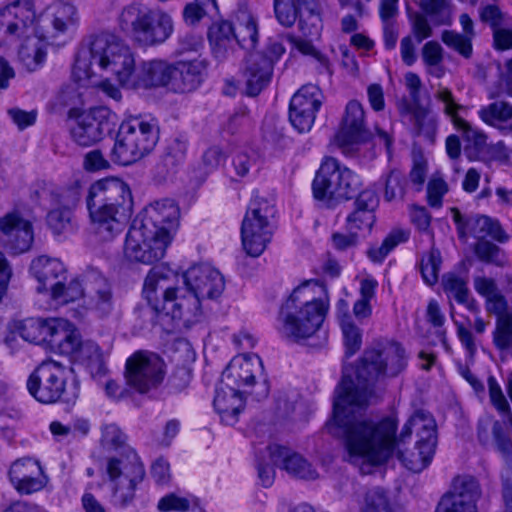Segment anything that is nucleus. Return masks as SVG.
<instances>
[{
	"label": "nucleus",
	"mask_w": 512,
	"mask_h": 512,
	"mask_svg": "<svg viewBox=\"0 0 512 512\" xmlns=\"http://www.w3.org/2000/svg\"><path fill=\"white\" fill-rule=\"evenodd\" d=\"M68 374L69 369L62 363L45 360L29 376L28 391L40 403L74 404L79 397V386L77 382L67 386Z\"/></svg>",
	"instance_id": "423d86ee"
},
{
	"label": "nucleus",
	"mask_w": 512,
	"mask_h": 512,
	"mask_svg": "<svg viewBox=\"0 0 512 512\" xmlns=\"http://www.w3.org/2000/svg\"><path fill=\"white\" fill-rule=\"evenodd\" d=\"M407 366L404 348L395 341L381 340L367 348L356 368V382L343 375L335 390L333 417L327 424L330 433L341 437L350 461L363 459L371 464L385 462L395 444L405 442L415 430L417 442L437 445L436 423L432 415L417 410L404 425L396 440V423L389 418L379 422L362 418L373 397L374 384L386 377L398 376Z\"/></svg>",
	"instance_id": "f257e3e1"
},
{
	"label": "nucleus",
	"mask_w": 512,
	"mask_h": 512,
	"mask_svg": "<svg viewBox=\"0 0 512 512\" xmlns=\"http://www.w3.org/2000/svg\"><path fill=\"white\" fill-rule=\"evenodd\" d=\"M441 286L449 298H453L457 303L464 305L471 313L478 314L480 312L478 302L470 294L466 276L454 272L445 273L442 276Z\"/></svg>",
	"instance_id": "473e14b6"
},
{
	"label": "nucleus",
	"mask_w": 512,
	"mask_h": 512,
	"mask_svg": "<svg viewBox=\"0 0 512 512\" xmlns=\"http://www.w3.org/2000/svg\"><path fill=\"white\" fill-rule=\"evenodd\" d=\"M127 74V79L123 80L122 86L133 89L159 88L171 83L173 67L165 60L152 59L141 62L138 67L134 65Z\"/></svg>",
	"instance_id": "f3484780"
},
{
	"label": "nucleus",
	"mask_w": 512,
	"mask_h": 512,
	"mask_svg": "<svg viewBox=\"0 0 512 512\" xmlns=\"http://www.w3.org/2000/svg\"><path fill=\"white\" fill-rule=\"evenodd\" d=\"M315 0H273L275 17L280 25L292 27L299 19L301 11H308L320 22L319 14L315 12Z\"/></svg>",
	"instance_id": "f704fd0d"
},
{
	"label": "nucleus",
	"mask_w": 512,
	"mask_h": 512,
	"mask_svg": "<svg viewBox=\"0 0 512 512\" xmlns=\"http://www.w3.org/2000/svg\"><path fill=\"white\" fill-rule=\"evenodd\" d=\"M413 123L418 135H425L431 139L437 128V117L431 115L427 108L418 106L413 111Z\"/></svg>",
	"instance_id": "864d4df0"
},
{
	"label": "nucleus",
	"mask_w": 512,
	"mask_h": 512,
	"mask_svg": "<svg viewBox=\"0 0 512 512\" xmlns=\"http://www.w3.org/2000/svg\"><path fill=\"white\" fill-rule=\"evenodd\" d=\"M171 242L168 232L161 234L134 221L126 235L124 254L129 261L153 264L164 257Z\"/></svg>",
	"instance_id": "f8f14e48"
},
{
	"label": "nucleus",
	"mask_w": 512,
	"mask_h": 512,
	"mask_svg": "<svg viewBox=\"0 0 512 512\" xmlns=\"http://www.w3.org/2000/svg\"><path fill=\"white\" fill-rule=\"evenodd\" d=\"M273 62L260 53L250 54L244 70L246 91L250 96L258 95L270 82Z\"/></svg>",
	"instance_id": "cd10ccee"
},
{
	"label": "nucleus",
	"mask_w": 512,
	"mask_h": 512,
	"mask_svg": "<svg viewBox=\"0 0 512 512\" xmlns=\"http://www.w3.org/2000/svg\"><path fill=\"white\" fill-rule=\"evenodd\" d=\"M31 271L38 281V292H50L61 281L67 279V270L64 264L55 258L40 256L33 260Z\"/></svg>",
	"instance_id": "c756f323"
},
{
	"label": "nucleus",
	"mask_w": 512,
	"mask_h": 512,
	"mask_svg": "<svg viewBox=\"0 0 512 512\" xmlns=\"http://www.w3.org/2000/svg\"><path fill=\"white\" fill-rule=\"evenodd\" d=\"M405 175L397 170H391L385 178L384 198L386 201L402 199L405 194Z\"/></svg>",
	"instance_id": "13d9d810"
},
{
	"label": "nucleus",
	"mask_w": 512,
	"mask_h": 512,
	"mask_svg": "<svg viewBox=\"0 0 512 512\" xmlns=\"http://www.w3.org/2000/svg\"><path fill=\"white\" fill-rule=\"evenodd\" d=\"M164 375V362L155 353L139 351L126 361L127 382L140 393L156 388Z\"/></svg>",
	"instance_id": "4468645a"
},
{
	"label": "nucleus",
	"mask_w": 512,
	"mask_h": 512,
	"mask_svg": "<svg viewBox=\"0 0 512 512\" xmlns=\"http://www.w3.org/2000/svg\"><path fill=\"white\" fill-rule=\"evenodd\" d=\"M173 78L171 85L174 91L187 93L196 90L201 82L206 70L204 60L194 59L191 61H178L172 64Z\"/></svg>",
	"instance_id": "c85d7f7f"
},
{
	"label": "nucleus",
	"mask_w": 512,
	"mask_h": 512,
	"mask_svg": "<svg viewBox=\"0 0 512 512\" xmlns=\"http://www.w3.org/2000/svg\"><path fill=\"white\" fill-rule=\"evenodd\" d=\"M0 231L7 236V244L14 253L30 249L33 242L31 223L18 212H11L0 219Z\"/></svg>",
	"instance_id": "a878e982"
},
{
	"label": "nucleus",
	"mask_w": 512,
	"mask_h": 512,
	"mask_svg": "<svg viewBox=\"0 0 512 512\" xmlns=\"http://www.w3.org/2000/svg\"><path fill=\"white\" fill-rule=\"evenodd\" d=\"M47 224L55 235L72 231V213L69 209L57 208L47 214Z\"/></svg>",
	"instance_id": "4d7b16f0"
},
{
	"label": "nucleus",
	"mask_w": 512,
	"mask_h": 512,
	"mask_svg": "<svg viewBox=\"0 0 512 512\" xmlns=\"http://www.w3.org/2000/svg\"><path fill=\"white\" fill-rule=\"evenodd\" d=\"M362 512H393L386 495L380 490L367 493Z\"/></svg>",
	"instance_id": "774afa93"
},
{
	"label": "nucleus",
	"mask_w": 512,
	"mask_h": 512,
	"mask_svg": "<svg viewBox=\"0 0 512 512\" xmlns=\"http://www.w3.org/2000/svg\"><path fill=\"white\" fill-rule=\"evenodd\" d=\"M481 496L482 489L475 477L471 475H457L452 479L449 490L442 498H449V500L464 504L477 505Z\"/></svg>",
	"instance_id": "c9c22d12"
},
{
	"label": "nucleus",
	"mask_w": 512,
	"mask_h": 512,
	"mask_svg": "<svg viewBox=\"0 0 512 512\" xmlns=\"http://www.w3.org/2000/svg\"><path fill=\"white\" fill-rule=\"evenodd\" d=\"M36 20L32 0H13L0 7V33L20 37Z\"/></svg>",
	"instance_id": "aec40b11"
},
{
	"label": "nucleus",
	"mask_w": 512,
	"mask_h": 512,
	"mask_svg": "<svg viewBox=\"0 0 512 512\" xmlns=\"http://www.w3.org/2000/svg\"><path fill=\"white\" fill-rule=\"evenodd\" d=\"M340 326L343 334L345 355L351 357L361 348V330L353 323L349 315L343 316Z\"/></svg>",
	"instance_id": "8fccbe9b"
},
{
	"label": "nucleus",
	"mask_w": 512,
	"mask_h": 512,
	"mask_svg": "<svg viewBox=\"0 0 512 512\" xmlns=\"http://www.w3.org/2000/svg\"><path fill=\"white\" fill-rule=\"evenodd\" d=\"M365 112L356 100L348 102L341 127L334 136V144L346 156H354L361 144L371 139V133L365 127Z\"/></svg>",
	"instance_id": "ddd939ff"
},
{
	"label": "nucleus",
	"mask_w": 512,
	"mask_h": 512,
	"mask_svg": "<svg viewBox=\"0 0 512 512\" xmlns=\"http://www.w3.org/2000/svg\"><path fill=\"white\" fill-rule=\"evenodd\" d=\"M51 328L52 318H31L23 322V324L19 328V333L20 336L28 342L36 344H48V338H50Z\"/></svg>",
	"instance_id": "c03bdc74"
},
{
	"label": "nucleus",
	"mask_w": 512,
	"mask_h": 512,
	"mask_svg": "<svg viewBox=\"0 0 512 512\" xmlns=\"http://www.w3.org/2000/svg\"><path fill=\"white\" fill-rule=\"evenodd\" d=\"M76 363L82 365L90 375L102 377L106 373V366L102 351L98 344L92 340H82L77 345L75 353L69 356Z\"/></svg>",
	"instance_id": "72a5a7b5"
},
{
	"label": "nucleus",
	"mask_w": 512,
	"mask_h": 512,
	"mask_svg": "<svg viewBox=\"0 0 512 512\" xmlns=\"http://www.w3.org/2000/svg\"><path fill=\"white\" fill-rule=\"evenodd\" d=\"M115 209L130 216L132 196L128 185L117 178H105L94 182L88 191L86 204Z\"/></svg>",
	"instance_id": "dca6fc26"
},
{
	"label": "nucleus",
	"mask_w": 512,
	"mask_h": 512,
	"mask_svg": "<svg viewBox=\"0 0 512 512\" xmlns=\"http://www.w3.org/2000/svg\"><path fill=\"white\" fill-rule=\"evenodd\" d=\"M441 264L442 257L438 249L431 248V250L422 257L421 274L426 284L432 286L438 281Z\"/></svg>",
	"instance_id": "603ef678"
},
{
	"label": "nucleus",
	"mask_w": 512,
	"mask_h": 512,
	"mask_svg": "<svg viewBox=\"0 0 512 512\" xmlns=\"http://www.w3.org/2000/svg\"><path fill=\"white\" fill-rule=\"evenodd\" d=\"M443 53L442 46L436 41H428L421 50L422 60L428 73L437 78H441L444 74V69L441 66L444 59Z\"/></svg>",
	"instance_id": "de8ad7c7"
},
{
	"label": "nucleus",
	"mask_w": 512,
	"mask_h": 512,
	"mask_svg": "<svg viewBox=\"0 0 512 512\" xmlns=\"http://www.w3.org/2000/svg\"><path fill=\"white\" fill-rule=\"evenodd\" d=\"M82 337L78 328L70 321L63 318H52V328L48 345L61 355L70 356Z\"/></svg>",
	"instance_id": "7c9ffc66"
},
{
	"label": "nucleus",
	"mask_w": 512,
	"mask_h": 512,
	"mask_svg": "<svg viewBox=\"0 0 512 512\" xmlns=\"http://www.w3.org/2000/svg\"><path fill=\"white\" fill-rule=\"evenodd\" d=\"M476 256L485 263L502 266L504 260L500 257V248L486 240H479L474 247Z\"/></svg>",
	"instance_id": "e2e57ef3"
},
{
	"label": "nucleus",
	"mask_w": 512,
	"mask_h": 512,
	"mask_svg": "<svg viewBox=\"0 0 512 512\" xmlns=\"http://www.w3.org/2000/svg\"><path fill=\"white\" fill-rule=\"evenodd\" d=\"M489 397L492 405L502 414H510V405L502 388L494 376L488 377Z\"/></svg>",
	"instance_id": "69168bd1"
},
{
	"label": "nucleus",
	"mask_w": 512,
	"mask_h": 512,
	"mask_svg": "<svg viewBox=\"0 0 512 512\" xmlns=\"http://www.w3.org/2000/svg\"><path fill=\"white\" fill-rule=\"evenodd\" d=\"M434 97L437 101L442 103V111L444 115L450 119L454 128L460 124V121H465V119L460 116V113L465 110V107L456 101L449 88L439 84Z\"/></svg>",
	"instance_id": "49530a36"
},
{
	"label": "nucleus",
	"mask_w": 512,
	"mask_h": 512,
	"mask_svg": "<svg viewBox=\"0 0 512 512\" xmlns=\"http://www.w3.org/2000/svg\"><path fill=\"white\" fill-rule=\"evenodd\" d=\"M78 13L74 5L60 3L40 19V37L53 42L58 37H69L77 27Z\"/></svg>",
	"instance_id": "6ab92c4d"
},
{
	"label": "nucleus",
	"mask_w": 512,
	"mask_h": 512,
	"mask_svg": "<svg viewBox=\"0 0 512 512\" xmlns=\"http://www.w3.org/2000/svg\"><path fill=\"white\" fill-rule=\"evenodd\" d=\"M478 116L486 125L503 134L512 132V104L506 101H494L481 107Z\"/></svg>",
	"instance_id": "e433bc0d"
},
{
	"label": "nucleus",
	"mask_w": 512,
	"mask_h": 512,
	"mask_svg": "<svg viewBox=\"0 0 512 512\" xmlns=\"http://www.w3.org/2000/svg\"><path fill=\"white\" fill-rule=\"evenodd\" d=\"M201 299L188 287L167 289L164 301H161L159 312H154V324L166 325L170 317L172 321H183L184 324L192 322L193 317L200 313Z\"/></svg>",
	"instance_id": "2eb2a0df"
},
{
	"label": "nucleus",
	"mask_w": 512,
	"mask_h": 512,
	"mask_svg": "<svg viewBox=\"0 0 512 512\" xmlns=\"http://www.w3.org/2000/svg\"><path fill=\"white\" fill-rule=\"evenodd\" d=\"M180 209L171 199H162L150 204L141 220H135L148 229L168 232L173 237L179 226Z\"/></svg>",
	"instance_id": "b1692460"
},
{
	"label": "nucleus",
	"mask_w": 512,
	"mask_h": 512,
	"mask_svg": "<svg viewBox=\"0 0 512 512\" xmlns=\"http://www.w3.org/2000/svg\"><path fill=\"white\" fill-rule=\"evenodd\" d=\"M409 238V232L404 230H393L380 245L371 246L367 250L368 258L374 263H381L386 256L399 244L404 243Z\"/></svg>",
	"instance_id": "a18cd8bd"
},
{
	"label": "nucleus",
	"mask_w": 512,
	"mask_h": 512,
	"mask_svg": "<svg viewBox=\"0 0 512 512\" xmlns=\"http://www.w3.org/2000/svg\"><path fill=\"white\" fill-rule=\"evenodd\" d=\"M92 231L100 242L113 241L125 227L130 216L118 213L115 209L86 204Z\"/></svg>",
	"instance_id": "5701e85b"
},
{
	"label": "nucleus",
	"mask_w": 512,
	"mask_h": 512,
	"mask_svg": "<svg viewBox=\"0 0 512 512\" xmlns=\"http://www.w3.org/2000/svg\"><path fill=\"white\" fill-rule=\"evenodd\" d=\"M234 26L229 21L214 24L209 30V41L213 54L222 60L235 51Z\"/></svg>",
	"instance_id": "4c0bfd02"
},
{
	"label": "nucleus",
	"mask_w": 512,
	"mask_h": 512,
	"mask_svg": "<svg viewBox=\"0 0 512 512\" xmlns=\"http://www.w3.org/2000/svg\"><path fill=\"white\" fill-rule=\"evenodd\" d=\"M275 208L267 199L253 195L241 224V242L247 255L259 257L272 237L270 219Z\"/></svg>",
	"instance_id": "9d476101"
},
{
	"label": "nucleus",
	"mask_w": 512,
	"mask_h": 512,
	"mask_svg": "<svg viewBox=\"0 0 512 512\" xmlns=\"http://www.w3.org/2000/svg\"><path fill=\"white\" fill-rule=\"evenodd\" d=\"M221 381L228 388L253 395L257 401L266 398L270 390L263 362L256 354L235 356L223 371Z\"/></svg>",
	"instance_id": "1a4fd4ad"
},
{
	"label": "nucleus",
	"mask_w": 512,
	"mask_h": 512,
	"mask_svg": "<svg viewBox=\"0 0 512 512\" xmlns=\"http://www.w3.org/2000/svg\"><path fill=\"white\" fill-rule=\"evenodd\" d=\"M188 140L183 137L174 138L167 146L163 158L165 166L175 167L181 164L187 154Z\"/></svg>",
	"instance_id": "052dcab7"
},
{
	"label": "nucleus",
	"mask_w": 512,
	"mask_h": 512,
	"mask_svg": "<svg viewBox=\"0 0 512 512\" xmlns=\"http://www.w3.org/2000/svg\"><path fill=\"white\" fill-rule=\"evenodd\" d=\"M235 47L246 50L255 48L258 42V26L255 18L246 11H240L234 26Z\"/></svg>",
	"instance_id": "ea45409f"
},
{
	"label": "nucleus",
	"mask_w": 512,
	"mask_h": 512,
	"mask_svg": "<svg viewBox=\"0 0 512 512\" xmlns=\"http://www.w3.org/2000/svg\"><path fill=\"white\" fill-rule=\"evenodd\" d=\"M441 40L446 46L455 50L464 58L471 57L473 51L471 37L455 31L445 30L442 32Z\"/></svg>",
	"instance_id": "5fc2aeb1"
},
{
	"label": "nucleus",
	"mask_w": 512,
	"mask_h": 512,
	"mask_svg": "<svg viewBox=\"0 0 512 512\" xmlns=\"http://www.w3.org/2000/svg\"><path fill=\"white\" fill-rule=\"evenodd\" d=\"M461 133L462 139L465 143L464 153L469 160H480L484 158L485 151L488 147L487 134L473 127L468 121H460V124L455 127Z\"/></svg>",
	"instance_id": "58836bf2"
},
{
	"label": "nucleus",
	"mask_w": 512,
	"mask_h": 512,
	"mask_svg": "<svg viewBox=\"0 0 512 512\" xmlns=\"http://www.w3.org/2000/svg\"><path fill=\"white\" fill-rule=\"evenodd\" d=\"M243 395L233 387L228 388L222 381L217 387L213 404L221 421L226 425L232 426L237 423L238 416L245 406Z\"/></svg>",
	"instance_id": "2f4dec72"
},
{
	"label": "nucleus",
	"mask_w": 512,
	"mask_h": 512,
	"mask_svg": "<svg viewBox=\"0 0 512 512\" xmlns=\"http://www.w3.org/2000/svg\"><path fill=\"white\" fill-rule=\"evenodd\" d=\"M323 94L314 84L303 85L292 97L290 105L293 108L317 114L322 105Z\"/></svg>",
	"instance_id": "37998d69"
},
{
	"label": "nucleus",
	"mask_w": 512,
	"mask_h": 512,
	"mask_svg": "<svg viewBox=\"0 0 512 512\" xmlns=\"http://www.w3.org/2000/svg\"><path fill=\"white\" fill-rule=\"evenodd\" d=\"M9 479L13 487L25 495L42 490L48 483L39 461L29 457L18 459L11 465Z\"/></svg>",
	"instance_id": "4be33fe9"
},
{
	"label": "nucleus",
	"mask_w": 512,
	"mask_h": 512,
	"mask_svg": "<svg viewBox=\"0 0 512 512\" xmlns=\"http://www.w3.org/2000/svg\"><path fill=\"white\" fill-rule=\"evenodd\" d=\"M501 423L490 416L480 418L477 426V436L482 445H488L495 434L499 433Z\"/></svg>",
	"instance_id": "338daca9"
},
{
	"label": "nucleus",
	"mask_w": 512,
	"mask_h": 512,
	"mask_svg": "<svg viewBox=\"0 0 512 512\" xmlns=\"http://www.w3.org/2000/svg\"><path fill=\"white\" fill-rule=\"evenodd\" d=\"M159 140V127L155 119L131 117L118 127L111 151L112 160L128 166L149 155Z\"/></svg>",
	"instance_id": "39448f33"
},
{
	"label": "nucleus",
	"mask_w": 512,
	"mask_h": 512,
	"mask_svg": "<svg viewBox=\"0 0 512 512\" xmlns=\"http://www.w3.org/2000/svg\"><path fill=\"white\" fill-rule=\"evenodd\" d=\"M360 187V177L334 157L322 160L312 183L314 197L326 202L351 199Z\"/></svg>",
	"instance_id": "6e6552de"
},
{
	"label": "nucleus",
	"mask_w": 512,
	"mask_h": 512,
	"mask_svg": "<svg viewBox=\"0 0 512 512\" xmlns=\"http://www.w3.org/2000/svg\"><path fill=\"white\" fill-rule=\"evenodd\" d=\"M85 290L90 309L99 317H107L114 311L116 299L111 284L105 277L98 273L88 275Z\"/></svg>",
	"instance_id": "bb28decb"
},
{
	"label": "nucleus",
	"mask_w": 512,
	"mask_h": 512,
	"mask_svg": "<svg viewBox=\"0 0 512 512\" xmlns=\"http://www.w3.org/2000/svg\"><path fill=\"white\" fill-rule=\"evenodd\" d=\"M177 278V273L166 265H157L150 269L144 279L143 296L149 306L138 309L141 317L154 320V312H159L161 301H164V294L171 287V283Z\"/></svg>",
	"instance_id": "a211bd4d"
},
{
	"label": "nucleus",
	"mask_w": 512,
	"mask_h": 512,
	"mask_svg": "<svg viewBox=\"0 0 512 512\" xmlns=\"http://www.w3.org/2000/svg\"><path fill=\"white\" fill-rule=\"evenodd\" d=\"M421 7L437 24L446 25L450 23L451 12L446 0H422Z\"/></svg>",
	"instance_id": "bf43d9fd"
},
{
	"label": "nucleus",
	"mask_w": 512,
	"mask_h": 512,
	"mask_svg": "<svg viewBox=\"0 0 512 512\" xmlns=\"http://www.w3.org/2000/svg\"><path fill=\"white\" fill-rule=\"evenodd\" d=\"M105 471L112 491L111 502L126 507L133 501L137 485L145 476L144 466L137 453L132 448H126L118 455L108 457Z\"/></svg>",
	"instance_id": "0eeeda50"
},
{
	"label": "nucleus",
	"mask_w": 512,
	"mask_h": 512,
	"mask_svg": "<svg viewBox=\"0 0 512 512\" xmlns=\"http://www.w3.org/2000/svg\"><path fill=\"white\" fill-rule=\"evenodd\" d=\"M426 318L427 321L432 324L434 327L439 328L436 331V334L442 343L443 347L448 350V342H447V336H446V330L442 329V326L445 322V316L442 313L440 306L438 302L434 299H431L428 303L427 310H426Z\"/></svg>",
	"instance_id": "680f3d73"
},
{
	"label": "nucleus",
	"mask_w": 512,
	"mask_h": 512,
	"mask_svg": "<svg viewBox=\"0 0 512 512\" xmlns=\"http://www.w3.org/2000/svg\"><path fill=\"white\" fill-rule=\"evenodd\" d=\"M183 278L186 286L200 299H215L225 287L221 273L207 264L190 267Z\"/></svg>",
	"instance_id": "412c9836"
},
{
	"label": "nucleus",
	"mask_w": 512,
	"mask_h": 512,
	"mask_svg": "<svg viewBox=\"0 0 512 512\" xmlns=\"http://www.w3.org/2000/svg\"><path fill=\"white\" fill-rule=\"evenodd\" d=\"M493 344L500 351H506L512 347V315L496 319Z\"/></svg>",
	"instance_id": "6e6d98bb"
},
{
	"label": "nucleus",
	"mask_w": 512,
	"mask_h": 512,
	"mask_svg": "<svg viewBox=\"0 0 512 512\" xmlns=\"http://www.w3.org/2000/svg\"><path fill=\"white\" fill-rule=\"evenodd\" d=\"M118 125V116L106 106H95L76 116L69 129L71 140L80 147H91L111 135Z\"/></svg>",
	"instance_id": "9b49d317"
},
{
	"label": "nucleus",
	"mask_w": 512,
	"mask_h": 512,
	"mask_svg": "<svg viewBox=\"0 0 512 512\" xmlns=\"http://www.w3.org/2000/svg\"><path fill=\"white\" fill-rule=\"evenodd\" d=\"M84 288L78 279L68 278L61 281V284L57 285L50 291L51 298L61 304H67L80 299L84 295Z\"/></svg>",
	"instance_id": "09e8293b"
},
{
	"label": "nucleus",
	"mask_w": 512,
	"mask_h": 512,
	"mask_svg": "<svg viewBox=\"0 0 512 512\" xmlns=\"http://www.w3.org/2000/svg\"><path fill=\"white\" fill-rule=\"evenodd\" d=\"M315 286L321 289L323 296L316 297L310 283H305L294 289L282 306L278 330L283 337L292 341L306 339L323 324L329 310L328 292L322 284L315 282Z\"/></svg>",
	"instance_id": "7ed1b4c3"
},
{
	"label": "nucleus",
	"mask_w": 512,
	"mask_h": 512,
	"mask_svg": "<svg viewBox=\"0 0 512 512\" xmlns=\"http://www.w3.org/2000/svg\"><path fill=\"white\" fill-rule=\"evenodd\" d=\"M273 464L293 477L314 480L318 477L317 471L302 455L287 447L277 444L268 447Z\"/></svg>",
	"instance_id": "393cba45"
},
{
	"label": "nucleus",
	"mask_w": 512,
	"mask_h": 512,
	"mask_svg": "<svg viewBox=\"0 0 512 512\" xmlns=\"http://www.w3.org/2000/svg\"><path fill=\"white\" fill-rule=\"evenodd\" d=\"M134 66L131 49L116 35L101 32L92 35L87 47L78 53L73 66V76L77 81L90 79L98 74L113 75L122 84L127 79L128 70Z\"/></svg>",
	"instance_id": "f03ea898"
},
{
	"label": "nucleus",
	"mask_w": 512,
	"mask_h": 512,
	"mask_svg": "<svg viewBox=\"0 0 512 512\" xmlns=\"http://www.w3.org/2000/svg\"><path fill=\"white\" fill-rule=\"evenodd\" d=\"M375 223V214L370 211L355 209L347 217V228L349 231H370Z\"/></svg>",
	"instance_id": "0e129e2a"
},
{
	"label": "nucleus",
	"mask_w": 512,
	"mask_h": 512,
	"mask_svg": "<svg viewBox=\"0 0 512 512\" xmlns=\"http://www.w3.org/2000/svg\"><path fill=\"white\" fill-rule=\"evenodd\" d=\"M468 226L469 232L478 240H485L486 237H490L495 241L503 243L509 238L499 221L485 215L477 216L470 220Z\"/></svg>",
	"instance_id": "a19ab883"
},
{
	"label": "nucleus",
	"mask_w": 512,
	"mask_h": 512,
	"mask_svg": "<svg viewBox=\"0 0 512 512\" xmlns=\"http://www.w3.org/2000/svg\"><path fill=\"white\" fill-rule=\"evenodd\" d=\"M119 25L139 45L153 47L165 43L174 32V22L161 8H150L133 3L125 6L119 15Z\"/></svg>",
	"instance_id": "20e7f679"
},
{
	"label": "nucleus",
	"mask_w": 512,
	"mask_h": 512,
	"mask_svg": "<svg viewBox=\"0 0 512 512\" xmlns=\"http://www.w3.org/2000/svg\"><path fill=\"white\" fill-rule=\"evenodd\" d=\"M427 445L428 443L416 442L415 451L411 452L409 455H405L400 448H397L396 455L407 469L419 473L431 463L435 454L437 445H433L429 450L426 448Z\"/></svg>",
	"instance_id": "79ce46f5"
},
{
	"label": "nucleus",
	"mask_w": 512,
	"mask_h": 512,
	"mask_svg": "<svg viewBox=\"0 0 512 512\" xmlns=\"http://www.w3.org/2000/svg\"><path fill=\"white\" fill-rule=\"evenodd\" d=\"M19 58L30 71L37 69L46 58V52L38 40H28L20 47Z\"/></svg>",
	"instance_id": "3c124183"
}]
</instances>
